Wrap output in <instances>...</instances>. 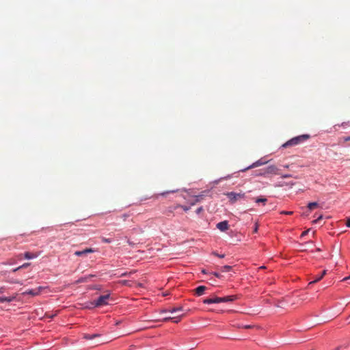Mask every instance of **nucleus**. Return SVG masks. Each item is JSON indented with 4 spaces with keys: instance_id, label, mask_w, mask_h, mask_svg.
<instances>
[{
    "instance_id": "1",
    "label": "nucleus",
    "mask_w": 350,
    "mask_h": 350,
    "mask_svg": "<svg viewBox=\"0 0 350 350\" xmlns=\"http://www.w3.org/2000/svg\"><path fill=\"white\" fill-rule=\"evenodd\" d=\"M310 137V136L308 134H304V135H301L295 137L291 139L290 140L287 141L286 143H284L282 145V147L287 148V147L298 145V144L308 140Z\"/></svg>"
},
{
    "instance_id": "2",
    "label": "nucleus",
    "mask_w": 350,
    "mask_h": 350,
    "mask_svg": "<svg viewBox=\"0 0 350 350\" xmlns=\"http://www.w3.org/2000/svg\"><path fill=\"white\" fill-rule=\"evenodd\" d=\"M235 299H236V296H234V295L226 296V297H215L213 298L204 299L203 300V303L205 304H219V303H221V302L233 301Z\"/></svg>"
},
{
    "instance_id": "3",
    "label": "nucleus",
    "mask_w": 350,
    "mask_h": 350,
    "mask_svg": "<svg viewBox=\"0 0 350 350\" xmlns=\"http://www.w3.org/2000/svg\"><path fill=\"white\" fill-rule=\"evenodd\" d=\"M110 297L109 294H107L105 295L100 296L96 300L90 303V306H87L89 308H92L94 307H100L103 306H106L108 304V300Z\"/></svg>"
},
{
    "instance_id": "4",
    "label": "nucleus",
    "mask_w": 350,
    "mask_h": 350,
    "mask_svg": "<svg viewBox=\"0 0 350 350\" xmlns=\"http://www.w3.org/2000/svg\"><path fill=\"white\" fill-rule=\"evenodd\" d=\"M226 196L229 198L230 202L233 204L237 200L244 199L245 194L244 193L228 192Z\"/></svg>"
},
{
    "instance_id": "5",
    "label": "nucleus",
    "mask_w": 350,
    "mask_h": 350,
    "mask_svg": "<svg viewBox=\"0 0 350 350\" xmlns=\"http://www.w3.org/2000/svg\"><path fill=\"white\" fill-rule=\"evenodd\" d=\"M43 288L42 286H39L35 289H30V290H27L25 292H23L22 293V295H30L31 296H36V295H38L40 292H41V290Z\"/></svg>"
},
{
    "instance_id": "6",
    "label": "nucleus",
    "mask_w": 350,
    "mask_h": 350,
    "mask_svg": "<svg viewBox=\"0 0 350 350\" xmlns=\"http://www.w3.org/2000/svg\"><path fill=\"white\" fill-rule=\"evenodd\" d=\"M265 174H279L278 168L275 165H269L266 168L265 172L261 174L265 175Z\"/></svg>"
},
{
    "instance_id": "7",
    "label": "nucleus",
    "mask_w": 350,
    "mask_h": 350,
    "mask_svg": "<svg viewBox=\"0 0 350 350\" xmlns=\"http://www.w3.org/2000/svg\"><path fill=\"white\" fill-rule=\"evenodd\" d=\"M267 163V161H262V159H259L257 161H256L254 163H252L251 165L248 166L247 167H246L245 169L241 170L240 171L245 172L247 170L254 168V167L262 165H264V164H265Z\"/></svg>"
},
{
    "instance_id": "8",
    "label": "nucleus",
    "mask_w": 350,
    "mask_h": 350,
    "mask_svg": "<svg viewBox=\"0 0 350 350\" xmlns=\"http://www.w3.org/2000/svg\"><path fill=\"white\" fill-rule=\"evenodd\" d=\"M217 228L219 230L224 232V231H226L229 228V225H228V223L227 221H223L219 222L217 224Z\"/></svg>"
},
{
    "instance_id": "9",
    "label": "nucleus",
    "mask_w": 350,
    "mask_h": 350,
    "mask_svg": "<svg viewBox=\"0 0 350 350\" xmlns=\"http://www.w3.org/2000/svg\"><path fill=\"white\" fill-rule=\"evenodd\" d=\"M94 252H95V250L92 248H86L82 251H76L75 252V255L77 256H81L82 255L89 254V253H93Z\"/></svg>"
},
{
    "instance_id": "10",
    "label": "nucleus",
    "mask_w": 350,
    "mask_h": 350,
    "mask_svg": "<svg viewBox=\"0 0 350 350\" xmlns=\"http://www.w3.org/2000/svg\"><path fill=\"white\" fill-rule=\"evenodd\" d=\"M206 289L205 286H199L195 289V293L198 296H200L204 294Z\"/></svg>"
},
{
    "instance_id": "11",
    "label": "nucleus",
    "mask_w": 350,
    "mask_h": 350,
    "mask_svg": "<svg viewBox=\"0 0 350 350\" xmlns=\"http://www.w3.org/2000/svg\"><path fill=\"white\" fill-rule=\"evenodd\" d=\"M183 307L179 306V307L170 308L169 309L163 310V312H169L171 313H174V312L183 311Z\"/></svg>"
},
{
    "instance_id": "12",
    "label": "nucleus",
    "mask_w": 350,
    "mask_h": 350,
    "mask_svg": "<svg viewBox=\"0 0 350 350\" xmlns=\"http://www.w3.org/2000/svg\"><path fill=\"white\" fill-rule=\"evenodd\" d=\"M326 274V270H324L322 273L317 276L313 281L310 282L308 285H310V284H314L319 281H320L323 278V276Z\"/></svg>"
},
{
    "instance_id": "13",
    "label": "nucleus",
    "mask_w": 350,
    "mask_h": 350,
    "mask_svg": "<svg viewBox=\"0 0 350 350\" xmlns=\"http://www.w3.org/2000/svg\"><path fill=\"white\" fill-rule=\"evenodd\" d=\"M38 254H33V253H30L29 252H27L24 254V257L26 258V259H32V258H35L36 257H38Z\"/></svg>"
},
{
    "instance_id": "14",
    "label": "nucleus",
    "mask_w": 350,
    "mask_h": 350,
    "mask_svg": "<svg viewBox=\"0 0 350 350\" xmlns=\"http://www.w3.org/2000/svg\"><path fill=\"white\" fill-rule=\"evenodd\" d=\"M15 299V297H0V302L4 303V302H11Z\"/></svg>"
},
{
    "instance_id": "15",
    "label": "nucleus",
    "mask_w": 350,
    "mask_h": 350,
    "mask_svg": "<svg viewBox=\"0 0 350 350\" xmlns=\"http://www.w3.org/2000/svg\"><path fill=\"white\" fill-rule=\"evenodd\" d=\"M100 334H85L83 335V338L86 339V340H92V339H94V338L96 337H98L100 336Z\"/></svg>"
},
{
    "instance_id": "16",
    "label": "nucleus",
    "mask_w": 350,
    "mask_h": 350,
    "mask_svg": "<svg viewBox=\"0 0 350 350\" xmlns=\"http://www.w3.org/2000/svg\"><path fill=\"white\" fill-rule=\"evenodd\" d=\"M267 201V199L262 196L255 198V202L256 203H262L263 204H265Z\"/></svg>"
},
{
    "instance_id": "17",
    "label": "nucleus",
    "mask_w": 350,
    "mask_h": 350,
    "mask_svg": "<svg viewBox=\"0 0 350 350\" xmlns=\"http://www.w3.org/2000/svg\"><path fill=\"white\" fill-rule=\"evenodd\" d=\"M184 316V314H180L175 317H172L171 319V321H172L174 323H178L180 321L181 318Z\"/></svg>"
},
{
    "instance_id": "18",
    "label": "nucleus",
    "mask_w": 350,
    "mask_h": 350,
    "mask_svg": "<svg viewBox=\"0 0 350 350\" xmlns=\"http://www.w3.org/2000/svg\"><path fill=\"white\" fill-rule=\"evenodd\" d=\"M29 265H30V263H29V262L24 263L23 265L16 267V269H14L12 271L16 272L21 269L26 268Z\"/></svg>"
},
{
    "instance_id": "19",
    "label": "nucleus",
    "mask_w": 350,
    "mask_h": 350,
    "mask_svg": "<svg viewBox=\"0 0 350 350\" xmlns=\"http://www.w3.org/2000/svg\"><path fill=\"white\" fill-rule=\"evenodd\" d=\"M232 270V267L229 265H225L221 267V271L222 272H228Z\"/></svg>"
},
{
    "instance_id": "20",
    "label": "nucleus",
    "mask_w": 350,
    "mask_h": 350,
    "mask_svg": "<svg viewBox=\"0 0 350 350\" xmlns=\"http://www.w3.org/2000/svg\"><path fill=\"white\" fill-rule=\"evenodd\" d=\"M88 282V277H81L79 278L75 283V284H79V283H84Z\"/></svg>"
},
{
    "instance_id": "21",
    "label": "nucleus",
    "mask_w": 350,
    "mask_h": 350,
    "mask_svg": "<svg viewBox=\"0 0 350 350\" xmlns=\"http://www.w3.org/2000/svg\"><path fill=\"white\" fill-rule=\"evenodd\" d=\"M318 204L317 202H310L308 204V208L311 211L317 207Z\"/></svg>"
},
{
    "instance_id": "22",
    "label": "nucleus",
    "mask_w": 350,
    "mask_h": 350,
    "mask_svg": "<svg viewBox=\"0 0 350 350\" xmlns=\"http://www.w3.org/2000/svg\"><path fill=\"white\" fill-rule=\"evenodd\" d=\"M195 200H196V202H200L202 201L203 199H204V195L203 194H200V195H198V196H196L194 197Z\"/></svg>"
},
{
    "instance_id": "23",
    "label": "nucleus",
    "mask_w": 350,
    "mask_h": 350,
    "mask_svg": "<svg viewBox=\"0 0 350 350\" xmlns=\"http://www.w3.org/2000/svg\"><path fill=\"white\" fill-rule=\"evenodd\" d=\"M177 207H181V208H182L185 211H189V208H190V207H189V206H183V205H179V204H178V205H177V206L175 207V208H177Z\"/></svg>"
},
{
    "instance_id": "24",
    "label": "nucleus",
    "mask_w": 350,
    "mask_h": 350,
    "mask_svg": "<svg viewBox=\"0 0 350 350\" xmlns=\"http://www.w3.org/2000/svg\"><path fill=\"white\" fill-rule=\"evenodd\" d=\"M254 327V325H239L238 326V327H239V328H245V329H251V328H252Z\"/></svg>"
},
{
    "instance_id": "25",
    "label": "nucleus",
    "mask_w": 350,
    "mask_h": 350,
    "mask_svg": "<svg viewBox=\"0 0 350 350\" xmlns=\"http://www.w3.org/2000/svg\"><path fill=\"white\" fill-rule=\"evenodd\" d=\"M102 241L107 243H110L111 242V240L110 239H107L105 237H102L101 239Z\"/></svg>"
},
{
    "instance_id": "26",
    "label": "nucleus",
    "mask_w": 350,
    "mask_h": 350,
    "mask_svg": "<svg viewBox=\"0 0 350 350\" xmlns=\"http://www.w3.org/2000/svg\"><path fill=\"white\" fill-rule=\"evenodd\" d=\"M202 211H203V208H202V206H200L198 208H197V210L196 211V213L197 214H200Z\"/></svg>"
},
{
    "instance_id": "27",
    "label": "nucleus",
    "mask_w": 350,
    "mask_h": 350,
    "mask_svg": "<svg viewBox=\"0 0 350 350\" xmlns=\"http://www.w3.org/2000/svg\"><path fill=\"white\" fill-rule=\"evenodd\" d=\"M281 214H285V215H292L293 214V212L292 211H282L280 213Z\"/></svg>"
},
{
    "instance_id": "28",
    "label": "nucleus",
    "mask_w": 350,
    "mask_h": 350,
    "mask_svg": "<svg viewBox=\"0 0 350 350\" xmlns=\"http://www.w3.org/2000/svg\"><path fill=\"white\" fill-rule=\"evenodd\" d=\"M290 177H292L291 174H284L282 176V178H290Z\"/></svg>"
},
{
    "instance_id": "29",
    "label": "nucleus",
    "mask_w": 350,
    "mask_h": 350,
    "mask_svg": "<svg viewBox=\"0 0 350 350\" xmlns=\"http://www.w3.org/2000/svg\"><path fill=\"white\" fill-rule=\"evenodd\" d=\"M128 217H129V215H126V214H124V215H121V218H122L124 221H125Z\"/></svg>"
},
{
    "instance_id": "30",
    "label": "nucleus",
    "mask_w": 350,
    "mask_h": 350,
    "mask_svg": "<svg viewBox=\"0 0 350 350\" xmlns=\"http://www.w3.org/2000/svg\"><path fill=\"white\" fill-rule=\"evenodd\" d=\"M172 318V317H165L163 319V321H171V319Z\"/></svg>"
},
{
    "instance_id": "31",
    "label": "nucleus",
    "mask_w": 350,
    "mask_h": 350,
    "mask_svg": "<svg viewBox=\"0 0 350 350\" xmlns=\"http://www.w3.org/2000/svg\"><path fill=\"white\" fill-rule=\"evenodd\" d=\"M213 274L215 277H217V278H221V274H219V273H217V272H214V273H213Z\"/></svg>"
},
{
    "instance_id": "32",
    "label": "nucleus",
    "mask_w": 350,
    "mask_h": 350,
    "mask_svg": "<svg viewBox=\"0 0 350 350\" xmlns=\"http://www.w3.org/2000/svg\"><path fill=\"white\" fill-rule=\"evenodd\" d=\"M346 226L350 227V218H348L346 221Z\"/></svg>"
},
{
    "instance_id": "33",
    "label": "nucleus",
    "mask_w": 350,
    "mask_h": 350,
    "mask_svg": "<svg viewBox=\"0 0 350 350\" xmlns=\"http://www.w3.org/2000/svg\"><path fill=\"white\" fill-rule=\"evenodd\" d=\"M196 203H198V202H196V200L195 198L193 199V200H192L191 202H190V204L191 206H193L195 205Z\"/></svg>"
},
{
    "instance_id": "34",
    "label": "nucleus",
    "mask_w": 350,
    "mask_h": 350,
    "mask_svg": "<svg viewBox=\"0 0 350 350\" xmlns=\"http://www.w3.org/2000/svg\"><path fill=\"white\" fill-rule=\"evenodd\" d=\"M86 277H88V281L90 279L95 277V275L90 274V275H87Z\"/></svg>"
},
{
    "instance_id": "35",
    "label": "nucleus",
    "mask_w": 350,
    "mask_h": 350,
    "mask_svg": "<svg viewBox=\"0 0 350 350\" xmlns=\"http://www.w3.org/2000/svg\"><path fill=\"white\" fill-rule=\"evenodd\" d=\"M345 142H348L350 140V137H343Z\"/></svg>"
},
{
    "instance_id": "36",
    "label": "nucleus",
    "mask_w": 350,
    "mask_h": 350,
    "mask_svg": "<svg viewBox=\"0 0 350 350\" xmlns=\"http://www.w3.org/2000/svg\"><path fill=\"white\" fill-rule=\"evenodd\" d=\"M349 279H350V275H349V276H348V277H345V278H344L342 280V281H347V280H349Z\"/></svg>"
},
{
    "instance_id": "37",
    "label": "nucleus",
    "mask_w": 350,
    "mask_h": 350,
    "mask_svg": "<svg viewBox=\"0 0 350 350\" xmlns=\"http://www.w3.org/2000/svg\"><path fill=\"white\" fill-rule=\"evenodd\" d=\"M308 230L303 232L302 234H301V237H304V236L308 234Z\"/></svg>"
},
{
    "instance_id": "38",
    "label": "nucleus",
    "mask_w": 350,
    "mask_h": 350,
    "mask_svg": "<svg viewBox=\"0 0 350 350\" xmlns=\"http://www.w3.org/2000/svg\"><path fill=\"white\" fill-rule=\"evenodd\" d=\"M322 218H323V216H322V215H321V216H319V217L317 218V219H316L314 221H315V222H317V221H319V220L321 219Z\"/></svg>"
},
{
    "instance_id": "39",
    "label": "nucleus",
    "mask_w": 350,
    "mask_h": 350,
    "mask_svg": "<svg viewBox=\"0 0 350 350\" xmlns=\"http://www.w3.org/2000/svg\"><path fill=\"white\" fill-rule=\"evenodd\" d=\"M3 291H4V288H3V287L0 288V293H3Z\"/></svg>"
},
{
    "instance_id": "40",
    "label": "nucleus",
    "mask_w": 350,
    "mask_h": 350,
    "mask_svg": "<svg viewBox=\"0 0 350 350\" xmlns=\"http://www.w3.org/2000/svg\"><path fill=\"white\" fill-rule=\"evenodd\" d=\"M217 256L219 258H224V254H221V255H219V254H217Z\"/></svg>"
},
{
    "instance_id": "41",
    "label": "nucleus",
    "mask_w": 350,
    "mask_h": 350,
    "mask_svg": "<svg viewBox=\"0 0 350 350\" xmlns=\"http://www.w3.org/2000/svg\"><path fill=\"white\" fill-rule=\"evenodd\" d=\"M300 250L301 251H306V250L304 248V247H302L301 248H300Z\"/></svg>"
},
{
    "instance_id": "42",
    "label": "nucleus",
    "mask_w": 350,
    "mask_h": 350,
    "mask_svg": "<svg viewBox=\"0 0 350 350\" xmlns=\"http://www.w3.org/2000/svg\"><path fill=\"white\" fill-rule=\"evenodd\" d=\"M300 250L301 251H306V250L304 248V247H302L301 248H300Z\"/></svg>"
},
{
    "instance_id": "43",
    "label": "nucleus",
    "mask_w": 350,
    "mask_h": 350,
    "mask_svg": "<svg viewBox=\"0 0 350 350\" xmlns=\"http://www.w3.org/2000/svg\"><path fill=\"white\" fill-rule=\"evenodd\" d=\"M257 230H258V227L256 226V228H254V232H257Z\"/></svg>"
},
{
    "instance_id": "44",
    "label": "nucleus",
    "mask_w": 350,
    "mask_h": 350,
    "mask_svg": "<svg viewBox=\"0 0 350 350\" xmlns=\"http://www.w3.org/2000/svg\"><path fill=\"white\" fill-rule=\"evenodd\" d=\"M169 193V191L165 192V193H161V195H162V196H164L165 193Z\"/></svg>"
},
{
    "instance_id": "45",
    "label": "nucleus",
    "mask_w": 350,
    "mask_h": 350,
    "mask_svg": "<svg viewBox=\"0 0 350 350\" xmlns=\"http://www.w3.org/2000/svg\"><path fill=\"white\" fill-rule=\"evenodd\" d=\"M127 275V273H122V276H125V275Z\"/></svg>"
},
{
    "instance_id": "46",
    "label": "nucleus",
    "mask_w": 350,
    "mask_h": 350,
    "mask_svg": "<svg viewBox=\"0 0 350 350\" xmlns=\"http://www.w3.org/2000/svg\"><path fill=\"white\" fill-rule=\"evenodd\" d=\"M202 272L203 273H206V271L205 270H202Z\"/></svg>"
},
{
    "instance_id": "47",
    "label": "nucleus",
    "mask_w": 350,
    "mask_h": 350,
    "mask_svg": "<svg viewBox=\"0 0 350 350\" xmlns=\"http://www.w3.org/2000/svg\"><path fill=\"white\" fill-rule=\"evenodd\" d=\"M14 283L21 284L18 281L13 282Z\"/></svg>"
},
{
    "instance_id": "48",
    "label": "nucleus",
    "mask_w": 350,
    "mask_h": 350,
    "mask_svg": "<svg viewBox=\"0 0 350 350\" xmlns=\"http://www.w3.org/2000/svg\"><path fill=\"white\" fill-rule=\"evenodd\" d=\"M284 167L288 168V165H284Z\"/></svg>"
},
{
    "instance_id": "49",
    "label": "nucleus",
    "mask_w": 350,
    "mask_h": 350,
    "mask_svg": "<svg viewBox=\"0 0 350 350\" xmlns=\"http://www.w3.org/2000/svg\"><path fill=\"white\" fill-rule=\"evenodd\" d=\"M265 267H260L259 269H265Z\"/></svg>"
},
{
    "instance_id": "50",
    "label": "nucleus",
    "mask_w": 350,
    "mask_h": 350,
    "mask_svg": "<svg viewBox=\"0 0 350 350\" xmlns=\"http://www.w3.org/2000/svg\"><path fill=\"white\" fill-rule=\"evenodd\" d=\"M317 251H321L319 248H317Z\"/></svg>"
}]
</instances>
